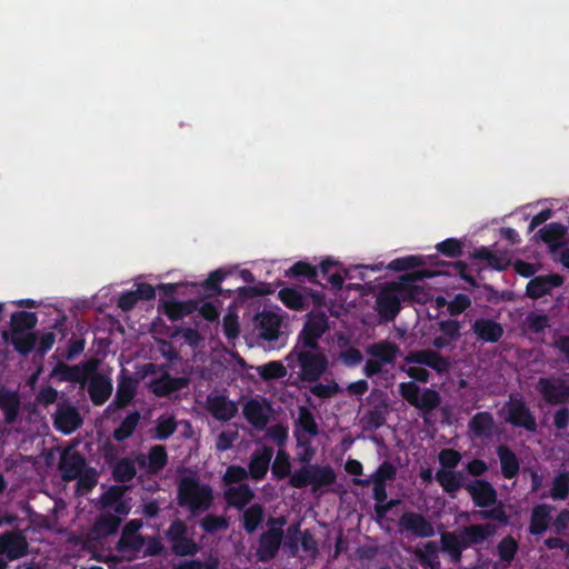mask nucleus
Here are the masks:
<instances>
[{
  "label": "nucleus",
  "mask_w": 569,
  "mask_h": 569,
  "mask_svg": "<svg viewBox=\"0 0 569 569\" xmlns=\"http://www.w3.org/2000/svg\"><path fill=\"white\" fill-rule=\"evenodd\" d=\"M177 500L180 507L189 510L191 517H198L211 508L213 491L209 485L200 483L197 477L186 476L178 485Z\"/></svg>",
  "instance_id": "6"
},
{
  "label": "nucleus",
  "mask_w": 569,
  "mask_h": 569,
  "mask_svg": "<svg viewBox=\"0 0 569 569\" xmlns=\"http://www.w3.org/2000/svg\"><path fill=\"white\" fill-rule=\"evenodd\" d=\"M137 475L134 461L129 458L119 459L112 468V478L117 482H129Z\"/></svg>",
  "instance_id": "46"
},
{
  "label": "nucleus",
  "mask_w": 569,
  "mask_h": 569,
  "mask_svg": "<svg viewBox=\"0 0 569 569\" xmlns=\"http://www.w3.org/2000/svg\"><path fill=\"white\" fill-rule=\"evenodd\" d=\"M140 419L141 415L138 410L128 413L121 421L120 426L113 430L112 438L118 442H122L129 439L136 431Z\"/></svg>",
  "instance_id": "44"
},
{
  "label": "nucleus",
  "mask_w": 569,
  "mask_h": 569,
  "mask_svg": "<svg viewBox=\"0 0 569 569\" xmlns=\"http://www.w3.org/2000/svg\"><path fill=\"white\" fill-rule=\"evenodd\" d=\"M440 543L437 541L430 540L423 545V549H417L415 555L422 567L429 569H442L440 559H439Z\"/></svg>",
  "instance_id": "41"
},
{
  "label": "nucleus",
  "mask_w": 569,
  "mask_h": 569,
  "mask_svg": "<svg viewBox=\"0 0 569 569\" xmlns=\"http://www.w3.org/2000/svg\"><path fill=\"white\" fill-rule=\"evenodd\" d=\"M510 264L511 259L507 253L481 246L469 252L467 260L452 262L440 259L438 254H409L393 259L388 266L382 262H345L341 278L342 284H346V280H362L363 284H415L425 279L446 276L463 280L467 284H479L488 274L503 271Z\"/></svg>",
  "instance_id": "1"
},
{
  "label": "nucleus",
  "mask_w": 569,
  "mask_h": 569,
  "mask_svg": "<svg viewBox=\"0 0 569 569\" xmlns=\"http://www.w3.org/2000/svg\"><path fill=\"white\" fill-rule=\"evenodd\" d=\"M93 369L94 368L90 367L88 363H83L82 366L59 363L56 368V371L60 375V379L62 381L84 383L89 372Z\"/></svg>",
  "instance_id": "40"
},
{
  "label": "nucleus",
  "mask_w": 569,
  "mask_h": 569,
  "mask_svg": "<svg viewBox=\"0 0 569 569\" xmlns=\"http://www.w3.org/2000/svg\"><path fill=\"white\" fill-rule=\"evenodd\" d=\"M569 496V471H560L552 480L550 497L553 500H565Z\"/></svg>",
  "instance_id": "51"
},
{
  "label": "nucleus",
  "mask_w": 569,
  "mask_h": 569,
  "mask_svg": "<svg viewBox=\"0 0 569 569\" xmlns=\"http://www.w3.org/2000/svg\"><path fill=\"white\" fill-rule=\"evenodd\" d=\"M76 480L77 491L89 492L98 482V473L93 468L87 467Z\"/></svg>",
  "instance_id": "62"
},
{
  "label": "nucleus",
  "mask_w": 569,
  "mask_h": 569,
  "mask_svg": "<svg viewBox=\"0 0 569 569\" xmlns=\"http://www.w3.org/2000/svg\"><path fill=\"white\" fill-rule=\"evenodd\" d=\"M311 486L313 489L332 486L337 480L333 468L329 465H311Z\"/></svg>",
  "instance_id": "42"
},
{
  "label": "nucleus",
  "mask_w": 569,
  "mask_h": 569,
  "mask_svg": "<svg viewBox=\"0 0 569 569\" xmlns=\"http://www.w3.org/2000/svg\"><path fill=\"white\" fill-rule=\"evenodd\" d=\"M279 299L289 309L302 311L313 305L322 307L326 305V297L321 291H313L310 287H282L279 291Z\"/></svg>",
  "instance_id": "9"
},
{
  "label": "nucleus",
  "mask_w": 569,
  "mask_h": 569,
  "mask_svg": "<svg viewBox=\"0 0 569 569\" xmlns=\"http://www.w3.org/2000/svg\"><path fill=\"white\" fill-rule=\"evenodd\" d=\"M177 427L178 423L173 416H160L154 428V438L158 440H167L176 432Z\"/></svg>",
  "instance_id": "57"
},
{
  "label": "nucleus",
  "mask_w": 569,
  "mask_h": 569,
  "mask_svg": "<svg viewBox=\"0 0 569 569\" xmlns=\"http://www.w3.org/2000/svg\"><path fill=\"white\" fill-rule=\"evenodd\" d=\"M465 489L473 505L481 508L480 516L485 520H493L501 525L509 523V516L501 502H498L496 488L486 479H476L468 482Z\"/></svg>",
  "instance_id": "4"
},
{
  "label": "nucleus",
  "mask_w": 569,
  "mask_h": 569,
  "mask_svg": "<svg viewBox=\"0 0 569 569\" xmlns=\"http://www.w3.org/2000/svg\"><path fill=\"white\" fill-rule=\"evenodd\" d=\"M273 456V449L264 446L261 450L254 451L248 463V473L253 480H262L270 466V461Z\"/></svg>",
  "instance_id": "27"
},
{
  "label": "nucleus",
  "mask_w": 569,
  "mask_h": 569,
  "mask_svg": "<svg viewBox=\"0 0 569 569\" xmlns=\"http://www.w3.org/2000/svg\"><path fill=\"white\" fill-rule=\"evenodd\" d=\"M202 530L207 533H214L219 530H226L229 521L223 516L207 515L200 522Z\"/></svg>",
  "instance_id": "61"
},
{
  "label": "nucleus",
  "mask_w": 569,
  "mask_h": 569,
  "mask_svg": "<svg viewBox=\"0 0 569 569\" xmlns=\"http://www.w3.org/2000/svg\"><path fill=\"white\" fill-rule=\"evenodd\" d=\"M397 476V468L390 461H383L377 470L371 475L372 482L387 483L393 481Z\"/></svg>",
  "instance_id": "63"
},
{
  "label": "nucleus",
  "mask_w": 569,
  "mask_h": 569,
  "mask_svg": "<svg viewBox=\"0 0 569 569\" xmlns=\"http://www.w3.org/2000/svg\"><path fill=\"white\" fill-rule=\"evenodd\" d=\"M88 393L94 406H102L112 393L111 380L104 376H94L89 382Z\"/></svg>",
  "instance_id": "31"
},
{
  "label": "nucleus",
  "mask_w": 569,
  "mask_h": 569,
  "mask_svg": "<svg viewBox=\"0 0 569 569\" xmlns=\"http://www.w3.org/2000/svg\"><path fill=\"white\" fill-rule=\"evenodd\" d=\"M37 336L33 332L11 333V345L22 356H28L36 347Z\"/></svg>",
  "instance_id": "52"
},
{
  "label": "nucleus",
  "mask_w": 569,
  "mask_h": 569,
  "mask_svg": "<svg viewBox=\"0 0 569 569\" xmlns=\"http://www.w3.org/2000/svg\"><path fill=\"white\" fill-rule=\"evenodd\" d=\"M137 392L134 380L129 377H122L117 387V392L113 401L108 406V410L111 408L124 409L133 400Z\"/></svg>",
  "instance_id": "35"
},
{
  "label": "nucleus",
  "mask_w": 569,
  "mask_h": 569,
  "mask_svg": "<svg viewBox=\"0 0 569 569\" xmlns=\"http://www.w3.org/2000/svg\"><path fill=\"white\" fill-rule=\"evenodd\" d=\"M519 550L518 541L510 535L503 537L497 545V552L501 561L510 563Z\"/></svg>",
  "instance_id": "54"
},
{
  "label": "nucleus",
  "mask_w": 569,
  "mask_h": 569,
  "mask_svg": "<svg viewBox=\"0 0 569 569\" xmlns=\"http://www.w3.org/2000/svg\"><path fill=\"white\" fill-rule=\"evenodd\" d=\"M552 509V506L547 503H539L532 508L528 527L531 536H540L547 531Z\"/></svg>",
  "instance_id": "34"
},
{
  "label": "nucleus",
  "mask_w": 569,
  "mask_h": 569,
  "mask_svg": "<svg viewBox=\"0 0 569 569\" xmlns=\"http://www.w3.org/2000/svg\"><path fill=\"white\" fill-rule=\"evenodd\" d=\"M264 519L263 507L260 503H253L244 509L242 513V528L251 535L253 533Z\"/></svg>",
  "instance_id": "45"
},
{
  "label": "nucleus",
  "mask_w": 569,
  "mask_h": 569,
  "mask_svg": "<svg viewBox=\"0 0 569 569\" xmlns=\"http://www.w3.org/2000/svg\"><path fill=\"white\" fill-rule=\"evenodd\" d=\"M136 462L141 469H146L148 473L158 475L168 463V452L164 446H152L148 455L139 453Z\"/></svg>",
  "instance_id": "22"
},
{
  "label": "nucleus",
  "mask_w": 569,
  "mask_h": 569,
  "mask_svg": "<svg viewBox=\"0 0 569 569\" xmlns=\"http://www.w3.org/2000/svg\"><path fill=\"white\" fill-rule=\"evenodd\" d=\"M471 331L478 341L486 343L498 342L505 333L502 325L489 318H477L471 325Z\"/></svg>",
  "instance_id": "23"
},
{
  "label": "nucleus",
  "mask_w": 569,
  "mask_h": 569,
  "mask_svg": "<svg viewBox=\"0 0 569 569\" xmlns=\"http://www.w3.org/2000/svg\"><path fill=\"white\" fill-rule=\"evenodd\" d=\"M284 277L291 280L306 279L311 284H323L318 280V267L307 260L295 262L284 271Z\"/></svg>",
  "instance_id": "36"
},
{
  "label": "nucleus",
  "mask_w": 569,
  "mask_h": 569,
  "mask_svg": "<svg viewBox=\"0 0 569 569\" xmlns=\"http://www.w3.org/2000/svg\"><path fill=\"white\" fill-rule=\"evenodd\" d=\"M468 428L471 435L478 439H485L492 436L495 428V420L490 412H477L468 422Z\"/></svg>",
  "instance_id": "37"
},
{
  "label": "nucleus",
  "mask_w": 569,
  "mask_h": 569,
  "mask_svg": "<svg viewBox=\"0 0 569 569\" xmlns=\"http://www.w3.org/2000/svg\"><path fill=\"white\" fill-rule=\"evenodd\" d=\"M386 422L385 411L378 407L368 410L362 417L363 428L366 430H377Z\"/></svg>",
  "instance_id": "60"
},
{
  "label": "nucleus",
  "mask_w": 569,
  "mask_h": 569,
  "mask_svg": "<svg viewBox=\"0 0 569 569\" xmlns=\"http://www.w3.org/2000/svg\"><path fill=\"white\" fill-rule=\"evenodd\" d=\"M406 365H420L435 370L438 375L442 376L450 371L451 362L449 358L443 357L436 350L423 349L410 351L405 358Z\"/></svg>",
  "instance_id": "15"
},
{
  "label": "nucleus",
  "mask_w": 569,
  "mask_h": 569,
  "mask_svg": "<svg viewBox=\"0 0 569 569\" xmlns=\"http://www.w3.org/2000/svg\"><path fill=\"white\" fill-rule=\"evenodd\" d=\"M258 337L269 343V348L279 349L287 342V336L281 331L283 319L273 311L263 310L254 317Z\"/></svg>",
  "instance_id": "8"
},
{
  "label": "nucleus",
  "mask_w": 569,
  "mask_h": 569,
  "mask_svg": "<svg viewBox=\"0 0 569 569\" xmlns=\"http://www.w3.org/2000/svg\"><path fill=\"white\" fill-rule=\"evenodd\" d=\"M37 315L29 311L13 312L11 316V333H22L36 327Z\"/></svg>",
  "instance_id": "48"
},
{
  "label": "nucleus",
  "mask_w": 569,
  "mask_h": 569,
  "mask_svg": "<svg viewBox=\"0 0 569 569\" xmlns=\"http://www.w3.org/2000/svg\"><path fill=\"white\" fill-rule=\"evenodd\" d=\"M328 328V317L326 313H309L308 319L305 322L295 346H302L305 348L320 347L319 339L323 336Z\"/></svg>",
  "instance_id": "12"
},
{
  "label": "nucleus",
  "mask_w": 569,
  "mask_h": 569,
  "mask_svg": "<svg viewBox=\"0 0 569 569\" xmlns=\"http://www.w3.org/2000/svg\"><path fill=\"white\" fill-rule=\"evenodd\" d=\"M53 425L60 432L70 435L81 427L82 418L74 406L61 402L57 406Z\"/></svg>",
  "instance_id": "21"
},
{
  "label": "nucleus",
  "mask_w": 569,
  "mask_h": 569,
  "mask_svg": "<svg viewBox=\"0 0 569 569\" xmlns=\"http://www.w3.org/2000/svg\"><path fill=\"white\" fill-rule=\"evenodd\" d=\"M249 473L246 468L237 465H231L227 467L226 472L222 476V483L224 486L231 487L236 483H243L247 480Z\"/></svg>",
  "instance_id": "58"
},
{
  "label": "nucleus",
  "mask_w": 569,
  "mask_h": 569,
  "mask_svg": "<svg viewBox=\"0 0 569 569\" xmlns=\"http://www.w3.org/2000/svg\"><path fill=\"white\" fill-rule=\"evenodd\" d=\"M121 525V519L113 513H103L99 516L93 526L92 532L98 537H108L116 533Z\"/></svg>",
  "instance_id": "43"
},
{
  "label": "nucleus",
  "mask_w": 569,
  "mask_h": 569,
  "mask_svg": "<svg viewBox=\"0 0 569 569\" xmlns=\"http://www.w3.org/2000/svg\"><path fill=\"white\" fill-rule=\"evenodd\" d=\"M567 228L559 222H551L538 230L536 237L548 244L553 257L565 247Z\"/></svg>",
  "instance_id": "25"
},
{
  "label": "nucleus",
  "mask_w": 569,
  "mask_h": 569,
  "mask_svg": "<svg viewBox=\"0 0 569 569\" xmlns=\"http://www.w3.org/2000/svg\"><path fill=\"white\" fill-rule=\"evenodd\" d=\"M293 435L297 441V447L301 448L297 453L298 461L305 465L310 463L316 455V449L312 447L310 439L301 435L298 429L295 430Z\"/></svg>",
  "instance_id": "56"
},
{
  "label": "nucleus",
  "mask_w": 569,
  "mask_h": 569,
  "mask_svg": "<svg viewBox=\"0 0 569 569\" xmlns=\"http://www.w3.org/2000/svg\"><path fill=\"white\" fill-rule=\"evenodd\" d=\"M436 480L442 490L450 497L455 498L456 492L465 488V475L461 471L439 469L436 472Z\"/></svg>",
  "instance_id": "32"
},
{
  "label": "nucleus",
  "mask_w": 569,
  "mask_h": 569,
  "mask_svg": "<svg viewBox=\"0 0 569 569\" xmlns=\"http://www.w3.org/2000/svg\"><path fill=\"white\" fill-rule=\"evenodd\" d=\"M171 543V550L176 556H194L199 552L200 546L188 537V527L181 519L173 520L164 532Z\"/></svg>",
  "instance_id": "11"
},
{
  "label": "nucleus",
  "mask_w": 569,
  "mask_h": 569,
  "mask_svg": "<svg viewBox=\"0 0 569 569\" xmlns=\"http://www.w3.org/2000/svg\"><path fill=\"white\" fill-rule=\"evenodd\" d=\"M58 468L61 472V478L69 482L76 480L77 477L87 468L84 457L78 452H63L60 457Z\"/></svg>",
  "instance_id": "24"
},
{
  "label": "nucleus",
  "mask_w": 569,
  "mask_h": 569,
  "mask_svg": "<svg viewBox=\"0 0 569 569\" xmlns=\"http://www.w3.org/2000/svg\"><path fill=\"white\" fill-rule=\"evenodd\" d=\"M227 279H231L233 281H242L246 284H271L266 281H257L254 274L248 269H240L238 264L232 266H223L213 271H211L208 277L200 281H188V280H177L172 282H162L159 280L157 284H221ZM272 284H286L284 282L278 280Z\"/></svg>",
  "instance_id": "7"
},
{
  "label": "nucleus",
  "mask_w": 569,
  "mask_h": 569,
  "mask_svg": "<svg viewBox=\"0 0 569 569\" xmlns=\"http://www.w3.org/2000/svg\"><path fill=\"white\" fill-rule=\"evenodd\" d=\"M343 264V261L332 256L322 257L317 264L318 276L321 274L328 284H342Z\"/></svg>",
  "instance_id": "29"
},
{
  "label": "nucleus",
  "mask_w": 569,
  "mask_h": 569,
  "mask_svg": "<svg viewBox=\"0 0 569 569\" xmlns=\"http://www.w3.org/2000/svg\"><path fill=\"white\" fill-rule=\"evenodd\" d=\"M286 360L289 367L299 368V379L303 382H317L329 367L328 358L321 347L295 346Z\"/></svg>",
  "instance_id": "5"
},
{
  "label": "nucleus",
  "mask_w": 569,
  "mask_h": 569,
  "mask_svg": "<svg viewBox=\"0 0 569 569\" xmlns=\"http://www.w3.org/2000/svg\"><path fill=\"white\" fill-rule=\"evenodd\" d=\"M161 311L171 320L178 321L183 317L193 313L198 309V301L196 300H186V301H177L166 300L160 306Z\"/></svg>",
  "instance_id": "33"
},
{
  "label": "nucleus",
  "mask_w": 569,
  "mask_h": 569,
  "mask_svg": "<svg viewBox=\"0 0 569 569\" xmlns=\"http://www.w3.org/2000/svg\"><path fill=\"white\" fill-rule=\"evenodd\" d=\"M208 412L218 421L227 422L238 415V405L223 393H210L206 399Z\"/></svg>",
  "instance_id": "18"
},
{
  "label": "nucleus",
  "mask_w": 569,
  "mask_h": 569,
  "mask_svg": "<svg viewBox=\"0 0 569 569\" xmlns=\"http://www.w3.org/2000/svg\"><path fill=\"white\" fill-rule=\"evenodd\" d=\"M496 451L500 461V469L503 478H516L520 470V462L517 455L506 445L498 446Z\"/></svg>",
  "instance_id": "38"
},
{
  "label": "nucleus",
  "mask_w": 569,
  "mask_h": 569,
  "mask_svg": "<svg viewBox=\"0 0 569 569\" xmlns=\"http://www.w3.org/2000/svg\"><path fill=\"white\" fill-rule=\"evenodd\" d=\"M296 426L298 430L301 429L303 432L311 437L319 435V427L315 416L312 411L306 406L299 407Z\"/></svg>",
  "instance_id": "47"
},
{
  "label": "nucleus",
  "mask_w": 569,
  "mask_h": 569,
  "mask_svg": "<svg viewBox=\"0 0 569 569\" xmlns=\"http://www.w3.org/2000/svg\"><path fill=\"white\" fill-rule=\"evenodd\" d=\"M257 371L263 381L281 379L287 375V369L280 361H269L257 367Z\"/></svg>",
  "instance_id": "55"
},
{
  "label": "nucleus",
  "mask_w": 569,
  "mask_h": 569,
  "mask_svg": "<svg viewBox=\"0 0 569 569\" xmlns=\"http://www.w3.org/2000/svg\"><path fill=\"white\" fill-rule=\"evenodd\" d=\"M543 400L551 405H565L569 401V385L560 377H541L536 385Z\"/></svg>",
  "instance_id": "14"
},
{
  "label": "nucleus",
  "mask_w": 569,
  "mask_h": 569,
  "mask_svg": "<svg viewBox=\"0 0 569 569\" xmlns=\"http://www.w3.org/2000/svg\"><path fill=\"white\" fill-rule=\"evenodd\" d=\"M189 380L184 377H172L164 372L160 377L153 379L150 383V390L157 397H168L187 387Z\"/></svg>",
  "instance_id": "26"
},
{
  "label": "nucleus",
  "mask_w": 569,
  "mask_h": 569,
  "mask_svg": "<svg viewBox=\"0 0 569 569\" xmlns=\"http://www.w3.org/2000/svg\"><path fill=\"white\" fill-rule=\"evenodd\" d=\"M219 559L210 556L206 561H201L199 559L183 561L177 569H219Z\"/></svg>",
  "instance_id": "64"
},
{
  "label": "nucleus",
  "mask_w": 569,
  "mask_h": 569,
  "mask_svg": "<svg viewBox=\"0 0 569 569\" xmlns=\"http://www.w3.org/2000/svg\"><path fill=\"white\" fill-rule=\"evenodd\" d=\"M401 292L402 301L425 305L429 300V292L426 289L432 287H392Z\"/></svg>",
  "instance_id": "53"
},
{
  "label": "nucleus",
  "mask_w": 569,
  "mask_h": 569,
  "mask_svg": "<svg viewBox=\"0 0 569 569\" xmlns=\"http://www.w3.org/2000/svg\"><path fill=\"white\" fill-rule=\"evenodd\" d=\"M399 352V347L395 342L388 340L375 342L366 348V353L369 357L376 358L385 365H393Z\"/></svg>",
  "instance_id": "30"
},
{
  "label": "nucleus",
  "mask_w": 569,
  "mask_h": 569,
  "mask_svg": "<svg viewBox=\"0 0 569 569\" xmlns=\"http://www.w3.org/2000/svg\"><path fill=\"white\" fill-rule=\"evenodd\" d=\"M133 523L134 522H128L124 526V528L121 532L120 539L118 540L117 546H116V549L119 552H126V551L139 552L146 545V538L142 535H140L138 532H132V530H130V527Z\"/></svg>",
  "instance_id": "39"
},
{
  "label": "nucleus",
  "mask_w": 569,
  "mask_h": 569,
  "mask_svg": "<svg viewBox=\"0 0 569 569\" xmlns=\"http://www.w3.org/2000/svg\"><path fill=\"white\" fill-rule=\"evenodd\" d=\"M28 552L27 538L20 531H6L0 535V555L12 561L22 558Z\"/></svg>",
  "instance_id": "19"
},
{
  "label": "nucleus",
  "mask_w": 569,
  "mask_h": 569,
  "mask_svg": "<svg viewBox=\"0 0 569 569\" xmlns=\"http://www.w3.org/2000/svg\"><path fill=\"white\" fill-rule=\"evenodd\" d=\"M223 497L229 507L242 510L253 500L254 492L248 483H240L228 487L223 492Z\"/></svg>",
  "instance_id": "28"
},
{
  "label": "nucleus",
  "mask_w": 569,
  "mask_h": 569,
  "mask_svg": "<svg viewBox=\"0 0 569 569\" xmlns=\"http://www.w3.org/2000/svg\"><path fill=\"white\" fill-rule=\"evenodd\" d=\"M283 529L269 528L263 531L258 539V547L256 549L257 560L260 562H269L273 560L281 548L283 542Z\"/></svg>",
  "instance_id": "16"
},
{
  "label": "nucleus",
  "mask_w": 569,
  "mask_h": 569,
  "mask_svg": "<svg viewBox=\"0 0 569 569\" xmlns=\"http://www.w3.org/2000/svg\"><path fill=\"white\" fill-rule=\"evenodd\" d=\"M403 371L413 381L401 382L399 385V393L411 407L420 410L423 416L435 411L441 403L440 393L433 388H421L417 382L427 383L430 379V372L419 366H409Z\"/></svg>",
  "instance_id": "3"
},
{
  "label": "nucleus",
  "mask_w": 569,
  "mask_h": 569,
  "mask_svg": "<svg viewBox=\"0 0 569 569\" xmlns=\"http://www.w3.org/2000/svg\"><path fill=\"white\" fill-rule=\"evenodd\" d=\"M311 463L305 465L289 476V485L296 489L311 486Z\"/></svg>",
  "instance_id": "59"
},
{
  "label": "nucleus",
  "mask_w": 569,
  "mask_h": 569,
  "mask_svg": "<svg viewBox=\"0 0 569 569\" xmlns=\"http://www.w3.org/2000/svg\"><path fill=\"white\" fill-rule=\"evenodd\" d=\"M273 409L270 401L263 397H252L242 406V415L257 430H264L272 416Z\"/></svg>",
  "instance_id": "13"
},
{
  "label": "nucleus",
  "mask_w": 569,
  "mask_h": 569,
  "mask_svg": "<svg viewBox=\"0 0 569 569\" xmlns=\"http://www.w3.org/2000/svg\"><path fill=\"white\" fill-rule=\"evenodd\" d=\"M400 531L410 532L417 538H431L435 536L432 522L422 513L405 511L399 518Z\"/></svg>",
  "instance_id": "17"
},
{
  "label": "nucleus",
  "mask_w": 569,
  "mask_h": 569,
  "mask_svg": "<svg viewBox=\"0 0 569 569\" xmlns=\"http://www.w3.org/2000/svg\"><path fill=\"white\" fill-rule=\"evenodd\" d=\"M382 290L377 297L376 305L377 311L381 319L389 322L392 321L399 313L401 308V292L391 287H380Z\"/></svg>",
  "instance_id": "20"
},
{
  "label": "nucleus",
  "mask_w": 569,
  "mask_h": 569,
  "mask_svg": "<svg viewBox=\"0 0 569 569\" xmlns=\"http://www.w3.org/2000/svg\"><path fill=\"white\" fill-rule=\"evenodd\" d=\"M496 531L497 528L492 523H475L456 531H443L440 533L441 552L448 557L450 563L458 565L463 558L465 550L482 545Z\"/></svg>",
  "instance_id": "2"
},
{
  "label": "nucleus",
  "mask_w": 569,
  "mask_h": 569,
  "mask_svg": "<svg viewBox=\"0 0 569 569\" xmlns=\"http://www.w3.org/2000/svg\"><path fill=\"white\" fill-rule=\"evenodd\" d=\"M507 415L506 422L513 427L523 428L529 432H536L538 429L535 415L519 393H510L509 400L505 405Z\"/></svg>",
  "instance_id": "10"
},
{
  "label": "nucleus",
  "mask_w": 569,
  "mask_h": 569,
  "mask_svg": "<svg viewBox=\"0 0 569 569\" xmlns=\"http://www.w3.org/2000/svg\"><path fill=\"white\" fill-rule=\"evenodd\" d=\"M465 243L458 238H448L436 244V250L443 257L457 259L463 256Z\"/></svg>",
  "instance_id": "50"
},
{
  "label": "nucleus",
  "mask_w": 569,
  "mask_h": 569,
  "mask_svg": "<svg viewBox=\"0 0 569 569\" xmlns=\"http://www.w3.org/2000/svg\"><path fill=\"white\" fill-rule=\"evenodd\" d=\"M271 472L274 479L282 480L291 475V463L289 453L279 449L277 451L276 458L271 466Z\"/></svg>",
  "instance_id": "49"
}]
</instances>
